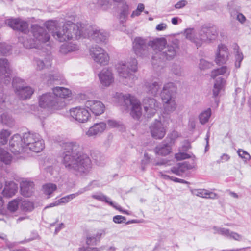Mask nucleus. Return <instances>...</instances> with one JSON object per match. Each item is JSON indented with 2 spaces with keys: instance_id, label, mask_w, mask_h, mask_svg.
Wrapping results in <instances>:
<instances>
[{
  "instance_id": "nucleus-60",
  "label": "nucleus",
  "mask_w": 251,
  "mask_h": 251,
  "mask_svg": "<svg viewBox=\"0 0 251 251\" xmlns=\"http://www.w3.org/2000/svg\"><path fill=\"white\" fill-rule=\"evenodd\" d=\"M126 218L121 215H116L113 217V221L115 223L120 224L125 222Z\"/></svg>"
},
{
  "instance_id": "nucleus-61",
  "label": "nucleus",
  "mask_w": 251,
  "mask_h": 251,
  "mask_svg": "<svg viewBox=\"0 0 251 251\" xmlns=\"http://www.w3.org/2000/svg\"><path fill=\"white\" fill-rule=\"evenodd\" d=\"M188 4V1L185 0H182L177 2L175 5V8L176 9H181L184 7Z\"/></svg>"
},
{
  "instance_id": "nucleus-32",
  "label": "nucleus",
  "mask_w": 251,
  "mask_h": 251,
  "mask_svg": "<svg viewBox=\"0 0 251 251\" xmlns=\"http://www.w3.org/2000/svg\"><path fill=\"white\" fill-rule=\"evenodd\" d=\"M193 193L197 196L206 199H216L218 198L217 194L204 189L194 190Z\"/></svg>"
},
{
  "instance_id": "nucleus-37",
  "label": "nucleus",
  "mask_w": 251,
  "mask_h": 251,
  "mask_svg": "<svg viewBox=\"0 0 251 251\" xmlns=\"http://www.w3.org/2000/svg\"><path fill=\"white\" fill-rule=\"evenodd\" d=\"M78 50V46L75 44L69 43L63 44L60 48V52L63 54L74 51Z\"/></svg>"
},
{
  "instance_id": "nucleus-27",
  "label": "nucleus",
  "mask_w": 251,
  "mask_h": 251,
  "mask_svg": "<svg viewBox=\"0 0 251 251\" xmlns=\"http://www.w3.org/2000/svg\"><path fill=\"white\" fill-rule=\"evenodd\" d=\"M21 193L26 197H30L33 192L34 183L33 182L24 180L20 183Z\"/></svg>"
},
{
  "instance_id": "nucleus-63",
  "label": "nucleus",
  "mask_w": 251,
  "mask_h": 251,
  "mask_svg": "<svg viewBox=\"0 0 251 251\" xmlns=\"http://www.w3.org/2000/svg\"><path fill=\"white\" fill-rule=\"evenodd\" d=\"M108 126L111 127H117L120 126V123L115 120H109L107 121Z\"/></svg>"
},
{
  "instance_id": "nucleus-22",
  "label": "nucleus",
  "mask_w": 251,
  "mask_h": 251,
  "mask_svg": "<svg viewBox=\"0 0 251 251\" xmlns=\"http://www.w3.org/2000/svg\"><path fill=\"white\" fill-rule=\"evenodd\" d=\"M100 84L104 87H108L113 83L114 78L112 71L109 69H102L98 75Z\"/></svg>"
},
{
  "instance_id": "nucleus-18",
  "label": "nucleus",
  "mask_w": 251,
  "mask_h": 251,
  "mask_svg": "<svg viewBox=\"0 0 251 251\" xmlns=\"http://www.w3.org/2000/svg\"><path fill=\"white\" fill-rule=\"evenodd\" d=\"M144 111L148 117L152 116L159 107V103L152 98L146 97L143 100Z\"/></svg>"
},
{
  "instance_id": "nucleus-15",
  "label": "nucleus",
  "mask_w": 251,
  "mask_h": 251,
  "mask_svg": "<svg viewBox=\"0 0 251 251\" xmlns=\"http://www.w3.org/2000/svg\"><path fill=\"white\" fill-rule=\"evenodd\" d=\"M123 98L126 104L129 103L132 106L130 113L131 116L134 119H139L142 115L140 102L134 96L129 94H125L123 96Z\"/></svg>"
},
{
  "instance_id": "nucleus-4",
  "label": "nucleus",
  "mask_w": 251,
  "mask_h": 251,
  "mask_svg": "<svg viewBox=\"0 0 251 251\" xmlns=\"http://www.w3.org/2000/svg\"><path fill=\"white\" fill-rule=\"evenodd\" d=\"M137 61L131 58L127 62L121 61L117 66L120 81L125 85L131 86L137 79L134 73L137 71Z\"/></svg>"
},
{
  "instance_id": "nucleus-20",
  "label": "nucleus",
  "mask_w": 251,
  "mask_h": 251,
  "mask_svg": "<svg viewBox=\"0 0 251 251\" xmlns=\"http://www.w3.org/2000/svg\"><path fill=\"white\" fill-rule=\"evenodd\" d=\"M23 137L19 134L14 135L10 140V149L14 154H19L24 149Z\"/></svg>"
},
{
  "instance_id": "nucleus-31",
  "label": "nucleus",
  "mask_w": 251,
  "mask_h": 251,
  "mask_svg": "<svg viewBox=\"0 0 251 251\" xmlns=\"http://www.w3.org/2000/svg\"><path fill=\"white\" fill-rule=\"evenodd\" d=\"M226 84V79L222 78V77H217L215 79L213 89V97H216L218 96L220 91L224 88Z\"/></svg>"
},
{
  "instance_id": "nucleus-7",
  "label": "nucleus",
  "mask_w": 251,
  "mask_h": 251,
  "mask_svg": "<svg viewBox=\"0 0 251 251\" xmlns=\"http://www.w3.org/2000/svg\"><path fill=\"white\" fill-rule=\"evenodd\" d=\"M39 105L43 108L50 110H59L65 106L64 101L55 97L53 93H47L39 97Z\"/></svg>"
},
{
  "instance_id": "nucleus-26",
  "label": "nucleus",
  "mask_w": 251,
  "mask_h": 251,
  "mask_svg": "<svg viewBox=\"0 0 251 251\" xmlns=\"http://www.w3.org/2000/svg\"><path fill=\"white\" fill-rule=\"evenodd\" d=\"M106 128V124L103 122L96 123L90 127L86 132V135L89 137H96L102 133Z\"/></svg>"
},
{
  "instance_id": "nucleus-34",
  "label": "nucleus",
  "mask_w": 251,
  "mask_h": 251,
  "mask_svg": "<svg viewBox=\"0 0 251 251\" xmlns=\"http://www.w3.org/2000/svg\"><path fill=\"white\" fill-rule=\"evenodd\" d=\"M230 69L226 66H223L221 67L214 69L212 71L211 73V76L213 78H216L217 76L220 75H225L226 78L230 75Z\"/></svg>"
},
{
  "instance_id": "nucleus-57",
  "label": "nucleus",
  "mask_w": 251,
  "mask_h": 251,
  "mask_svg": "<svg viewBox=\"0 0 251 251\" xmlns=\"http://www.w3.org/2000/svg\"><path fill=\"white\" fill-rule=\"evenodd\" d=\"M172 69L174 73L177 75L181 76L183 74V70L179 66L175 65Z\"/></svg>"
},
{
  "instance_id": "nucleus-6",
  "label": "nucleus",
  "mask_w": 251,
  "mask_h": 251,
  "mask_svg": "<svg viewBox=\"0 0 251 251\" xmlns=\"http://www.w3.org/2000/svg\"><path fill=\"white\" fill-rule=\"evenodd\" d=\"M176 88L172 82L166 84L161 93V97L163 102L165 112L170 113L175 110L176 103L175 100V95Z\"/></svg>"
},
{
  "instance_id": "nucleus-17",
  "label": "nucleus",
  "mask_w": 251,
  "mask_h": 251,
  "mask_svg": "<svg viewBox=\"0 0 251 251\" xmlns=\"http://www.w3.org/2000/svg\"><path fill=\"white\" fill-rule=\"evenodd\" d=\"M196 162L194 159L190 161H184L176 164L175 166L171 168L170 171L167 172L172 173L177 176H182L183 173L186 171L191 170L195 168Z\"/></svg>"
},
{
  "instance_id": "nucleus-19",
  "label": "nucleus",
  "mask_w": 251,
  "mask_h": 251,
  "mask_svg": "<svg viewBox=\"0 0 251 251\" xmlns=\"http://www.w3.org/2000/svg\"><path fill=\"white\" fill-rule=\"evenodd\" d=\"M229 52L227 46L222 44L219 45L215 54L216 63L219 65L226 64L229 59Z\"/></svg>"
},
{
  "instance_id": "nucleus-30",
  "label": "nucleus",
  "mask_w": 251,
  "mask_h": 251,
  "mask_svg": "<svg viewBox=\"0 0 251 251\" xmlns=\"http://www.w3.org/2000/svg\"><path fill=\"white\" fill-rule=\"evenodd\" d=\"M172 150V147L163 141L155 147L154 151L157 155L166 156L171 152Z\"/></svg>"
},
{
  "instance_id": "nucleus-64",
  "label": "nucleus",
  "mask_w": 251,
  "mask_h": 251,
  "mask_svg": "<svg viewBox=\"0 0 251 251\" xmlns=\"http://www.w3.org/2000/svg\"><path fill=\"white\" fill-rule=\"evenodd\" d=\"M236 19L242 24L244 23L246 20L245 16L240 13L237 14Z\"/></svg>"
},
{
  "instance_id": "nucleus-23",
  "label": "nucleus",
  "mask_w": 251,
  "mask_h": 251,
  "mask_svg": "<svg viewBox=\"0 0 251 251\" xmlns=\"http://www.w3.org/2000/svg\"><path fill=\"white\" fill-rule=\"evenodd\" d=\"M51 56L47 55L46 56L36 57L34 59V65L37 70H42L50 67L52 64Z\"/></svg>"
},
{
  "instance_id": "nucleus-29",
  "label": "nucleus",
  "mask_w": 251,
  "mask_h": 251,
  "mask_svg": "<svg viewBox=\"0 0 251 251\" xmlns=\"http://www.w3.org/2000/svg\"><path fill=\"white\" fill-rule=\"evenodd\" d=\"M161 86V84L159 82L151 80L147 82L145 84V87L148 94H151L153 96H156Z\"/></svg>"
},
{
  "instance_id": "nucleus-36",
  "label": "nucleus",
  "mask_w": 251,
  "mask_h": 251,
  "mask_svg": "<svg viewBox=\"0 0 251 251\" xmlns=\"http://www.w3.org/2000/svg\"><path fill=\"white\" fill-rule=\"evenodd\" d=\"M233 49L235 52V67L236 69H238L241 66V63L244 58V55L240 51L239 47L238 45H235Z\"/></svg>"
},
{
  "instance_id": "nucleus-21",
  "label": "nucleus",
  "mask_w": 251,
  "mask_h": 251,
  "mask_svg": "<svg viewBox=\"0 0 251 251\" xmlns=\"http://www.w3.org/2000/svg\"><path fill=\"white\" fill-rule=\"evenodd\" d=\"M85 106L96 116L101 115L105 110L104 105L101 101L97 100H87L85 103Z\"/></svg>"
},
{
  "instance_id": "nucleus-54",
  "label": "nucleus",
  "mask_w": 251,
  "mask_h": 251,
  "mask_svg": "<svg viewBox=\"0 0 251 251\" xmlns=\"http://www.w3.org/2000/svg\"><path fill=\"white\" fill-rule=\"evenodd\" d=\"M200 68L201 69H206L211 67L212 64L204 59H201L199 64Z\"/></svg>"
},
{
  "instance_id": "nucleus-5",
  "label": "nucleus",
  "mask_w": 251,
  "mask_h": 251,
  "mask_svg": "<svg viewBox=\"0 0 251 251\" xmlns=\"http://www.w3.org/2000/svg\"><path fill=\"white\" fill-rule=\"evenodd\" d=\"M5 23L13 29L24 33L19 37V40L25 48L31 49L37 47L34 41L28 39L27 33L29 32V25L26 21L19 18L9 19L6 20Z\"/></svg>"
},
{
  "instance_id": "nucleus-41",
  "label": "nucleus",
  "mask_w": 251,
  "mask_h": 251,
  "mask_svg": "<svg viewBox=\"0 0 251 251\" xmlns=\"http://www.w3.org/2000/svg\"><path fill=\"white\" fill-rule=\"evenodd\" d=\"M1 121L3 124L9 127L13 125V119L7 113H4L1 115Z\"/></svg>"
},
{
  "instance_id": "nucleus-28",
  "label": "nucleus",
  "mask_w": 251,
  "mask_h": 251,
  "mask_svg": "<svg viewBox=\"0 0 251 251\" xmlns=\"http://www.w3.org/2000/svg\"><path fill=\"white\" fill-rule=\"evenodd\" d=\"M18 189V185L14 182H6L2 191V194L4 197L11 198L16 194Z\"/></svg>"
},
{
  "instance_id": "nucleus-16",
  "label": "nucleus",
  "mask_w": 251,
  "mask_h": 251,
  "mask_svg": "<svg viewBox=\"0 0 251 251\" xmlns=\"http://www.w3.org/2000/svg\"><path fill=\"white\" fill-rule=\"evenodd\" d=\"M167 42L165 39L157 38L152 41L149 42L150 47H151L156 54L152 57V65L155 67L156 63L154 62L158 59V58L161 59V55L162 51H163L165 47H166Z\"/></svg>"
},
{
  "instance_id": "nucleus-55",
  "label": "nucleus",
  "mask_w": 251,
  "mask_h": 251,
  "mask_svg": "<svg viewBox=\"0 0 251 251\" xmlns=\"http://www.w3.org/2000/svg\"><path fill=\"white\" fill-rule=\"evenodd\" d=\"M197 123V119L194 117H191L189 118L188 122V127L191 130H194L196 128Z\"/></svg>"
},
{
  "instance_id": "nucleus-10",
  "label": "nucleus",
  "mask_w": 251,
  "mask_h": 251,
  "mask_svg": "<svg viewBox=\"0 0 251 251\" xmlns=\"http://www.w3.org/2000/svg\"><path fill=\"white\" fill-rule=\"evenodd\" d=\"M24 81L20 78H14L12 82L16 95L22 100L30 98L34 92L31 87L24 86Z\"/></svg>"
},
{
  "instance_id": "nucleus-49",
  "label": "nucleus",
  "mask_w": 251,
  "mask_h": 251,
  "mask_svg": "<svg viewBox=\"0 0 251 251\" xmlns=\"http://www.w3.org/2000/svg\"><path fill=\"white\" fill-rule=\"evenodd\" d=\"M144 9V5L143 4L140 3L138 5L137 9L133 11L131 15V17L133 18L135 17L139 16L141 12Z\"/></svg>"
},
{
  "instance_id": "nucleus-38",
  "label": "nucleus",
  "mask_w": 251,
  "mask_h": 251,
  "mask_svg": "<svg viewBox=\"0 0 251 251\" xmlns=\"http://www.w3.org/2000/svg\"><path fill=\"white\" fill-rule=\"evenodd\" d=\"M211 115V109L210 108L201 112L199 115V119L201 124L204 125L207 123Z\"/></svg>"
},
{
  "instance_id": "nucleus-53",
  "label": "nucleus",
  "mask_w": 251,
  "mask_h": 251,
  "mask_svg": "<svg viewBox=\"0 0 251 251\" xmlns=\"http://www.w3.org/2000/svg\"><path fill=\"white\" fill-rule=\"evenodd\" d=\"M74 195H73V194L67 195L65 197H63L61 198H60L59 200L60 201L61 204H64L66 203H68L69 201H70L71 200L74 199Z\"/></svg>"
},
{
  "instance_id": "nucleus-50",
  "label": "nucleus",
  "mask_w": 251,
  "mask_h": 251,
  "mask_svg": "<svg viewBox=\"0 0 251 251\" xmlns=\"http://www.w3.org/2000/svg\"><path fill=\"white\" fill-rule=\"evenodd\" d=\"M98 242H99L94 234L92 235H89L87 237L86 243L88 245H96Z\"/></svg>"
},
{
  "instance_id": "nucleus-46",
  "label": "nucleus",
  "mask_w": 251,
  "mask_h": 251,
  "mask_svg": "<svg viewBox=\"0 0 251 251\" xmlns=\"http://www.w3.org/2000/svg\"><path fill=\"white\" fill-rule=\"evenodd\" d=\"M20 201H21V200L18 199H15L9 202L8 205V209L12 212L15 211L18 208Z\"/></svg>"
},
{
  "instance_id": "nucleus-62",
  "label": "nucleus",
  "mask_w": 251,
  "mask_h": 251,
  "mask_svg": "<svg viewBox=\"0 0 251 251\" xmlns=\"http://www.w3.org/2000/svg\"><path fill=\"white\" fill-rule=\"evenodd\" d=\"M230 238H232L236 240H240L242 239V237L241 235L238 234L237 233L233 232H230L229 237Z\"/></svg>"
},
{
  "instance_id": "nucleus-9",
  "label": "nucleus",
  "mask_w": 251,
  "mask_h": 251,
  "mask_svg": "<svg viewBox=\"0 0 251 251\" xmlns=\"http://www.w3.org/2000/svg\"><path fill=\"white\" fill-rule=\"evenodd\" d=\"M90 55L93 60L101 66L107 65L109 61V56L106 51L97 45L89 49Z\"/></svg>"
},
{
  "instance_id": "nucleus-43",
  "label": "nucleus",
  "mask_w": 251,
  "mask_h": 251,
  "mask_svg": "<svg viewBox=\"0 0 251 251\" xmlns=\"http://www.w3.org/2000/svg\"><path fill=\"white\" fill-rule=\"evenodd\" d=\"M43 189L46 195L50 196L53 192L56 190L57 186L53 183H48L43 185Z\"/></svg>"
},
{
  "instance_id": "nucleus-56",
  "label": "nucleus",
  "mask_w": 251,
  "mask_h": 251,
  "mask_svg": "<svg viewBox=\"0 0 251 251\" xmlns=\"http://www.w3.org/2000/svg\"><path fill=\"white\" fill-rule=\"evenodd\" d=\"M190 157V155L185 152H179L175 154V158L177 160L185 159Z\"/></svg>"
},
{
  "instance_id": "nucleus-35",
  "label": "nucleus",
  "mask_w": 251,
  "mask_h": 251,
  "mask_svg": "<svg viewBox=\"0 0 251 251\" xmlns=\"http://www.w3.org/2000/svg\"><path fill=\"white\" fill-rule=\"evenodd\" d=\"M129 13V6L126 3H123L119 7V18L120 22L125 23Z\"/></svg>"
},
{
  "instance_id": "nucleus-24",
  "label": "nucleus",
  "mask_w": 251,
  "mask_h": 251,
  "mask_svg": "<svg viewBox=\"0 0 251 251\" xmlns=\"http://www.w3.org/2000/svg\"><path fill=\"white\" fill-rule=\"evenodd\" d=\"M92 197L93 199H95L96 200H97L100 201H104L106 203L109 204L110 206H112L113 207L115 208L116 209L118 210L119 211H121L123 213L126 214L127 215H129V213L126 211V210H123L120 207V206L117 205L116 204L113 202L110 199L105 195H103V194L100 193L98 194H93L92 195Z\"/></svg>"
},
{
  "instance_id": "nucleus-48",
  "label": "nucleus",
  "mask_w": 251,
  "mask_h": 251,
  "mask_svg": "<svg viewBox=\"0 0 251 251\" xmlns=\"http://www.w3.org/2000/svg\"><path fill=\"white\" fill-rule=\"evenodd\" d=\"M213 229L214 230L215 233H218L222 235H224L227 237H229L230 231L229 230L224 228H219L217 227H214Z\"/></svg>"
},
{
  "instance_id": "nucleus-14",
  "label": "nucleus",
  "mask_w": 251,
  "mask_h": 251,
  "mask_svg": "<svg viewBox=\"0 0 251 251\" xmlns=\"http://www.w3.org/2000/svg\"><path fill=\"white\" fill-rule=\"evenodd\" d=\"M167 129V126L161 120H155L150 126L151 134L155 139H162L165 136Z\"/></svg>"
},
{
  "instance_id": "nucleus-58",
  "label": "nucleus",
  "mask_w": 251,
  "mask_h": 251,
  "mask_svg": "<svg viewBox=\"0 0 251 251\" xmlns=\"http://www.w3.org/2000/svg\"><path fill=\"white\" fill-rule=\"evenodd\" d=\"M238 153L240 157L245 160H248L251 157L250 154L247 152L242 149H239L238 151Z\"/></svg>"
},
{
  "instance_id": "nucleus-25",
  "label": "nucleus",
  "mask_w": 251,
  "mask_h": 251,
  "mask_svg": "<svg viewBox=\"0 0 251 251\" xmlns=\"http://www.w3.org/2000/svg\"><path fill=\"white\" fill-rule=\"evenodd\" d=\"M178 47L176 45H168L166 46L161 53V58H165L166 59H173L177 53Z\"/></svg>"
},
{
  "instance_id": "nucleus-12",
  "label": "nucleus",
  "mask_w": 251,
  "mask_h": 251,
  "mask_svg": "<svg viewBox=\"0 0 251 251\" xmlns=\"http://www.w3.org/2000/svg\"><path fill=\"white\" fill-rule=\"evenodd\" d=\"M31 32L36 40L30 39L34 41L37 46L36 47H33V48H39L38 44L45 43L48 42L50 39V35L47 33L46 29L37 24L31 25Z\"/></svg>"
},
{
  "instance_id": "nucleus-52",
  "label": "nucleus",
  "mask_w": 251,
  "mask_h": 251,
  "mask_svg": "<svg viewBox=\"0 0 251 251\" xmlns=\"http://www.w3.org/2000/svg\"><path fill=\"white\" fill-rule=\"evenodd\" d=\"M99 242L100 241L101 238L103 237L106 235L105 229H98L94 234Z\"/></svg>"
},
{
  "instance_id": "nucleus-3",
  "label": "nucleus",
  "mask_w": 251,
  "mask_h": 251,
  "mask_svg": "<svg viewBox=\"0 0 251 251\" xmlns=\"http://www.w3.org/2000/svg\"><path fill=\"white\" fill-rule=\"evenodd\" d=\"M186 38L200 47L204 43H208L216 39L218 33L213 28L202 27L200 30L187 28L184 32Z\"/></svg>"
},
{
  "instance_id": "nucleus-59",
  "label": "nucleus",
  "mask_w": 251,
  "mask_h": 251,
  "mask_svg": "<svg viewBox=\"0 0 251 251\" xmlns=\"http://www.w3.org/2000/svg\"><path fill=\"white\" fill-rule=\"evenodd\" d=\"M91 190V188H90V186H86V187L80 189L77 192L75 193H73V195H74V198L78 196L79 195H81L86 191H89Z\"/></svg>"
},
{
  "instance_id": "nucleus-2",
  "label": "nucleus",
  "mask_w": 251,
  "mask_h": 251,
  "mask_svg": "<svg viewBox=\"0 0 251 251\" xmlns=\"http://www.w3.org/2000/svg\"><path fill=\"white\" fill-rule=\"evenodd\" d=\"M62 163L68 171L77 176H86L92 169L91 160L82 152V148L76 142L66 143L62 154Z\"/></svg>"
},
{
  "instance_id": "nucleus-51",
  "label": "nucleus",
  "mask_w": 251,
  "mask_h": 251,
  "mask_svg": "<svg viewBox=\"0 0 251 251\" xmlns=\"http://www.w3.org/2000/svg\"><path fill=\"white\" fill-rule=\"evenodd\" d=\"M98 4L104 10H106L110 7L111 4L108 0H99Z\"/></svg>"
},
{
  "instance_id": "nucleus-42",
  "label": "nucleus",
  "mask_w": 251,
  "mask_h": 251,
  "mask_svg": "<svg viewBox=\"0 0 251 251\" xmlns=\"http://www.w3.org/2000/svg\"><path fill=\"white\" fill-rule=\"evenodd\" d=\"M11 135V132L6 129L0 131V145H4L8 141V137Z\"/></svg>"
},
{
  "instance_id": "nucleus-11",
  "label": "nucleus",
  "mask_w": 251,
  "mask_h": 251,
  "mask_svg": "<svg viewBox=\"0 0 251 251\" xmlns=\"http://www.w3.org/2000/svg\"><path fill=\"white\" fill-rule=\"evenodd\" d=\"M149 42L143 38L136 37L132 43V48L134 53L138 56L145 57L149 54Z\"/></svg>"
},
{
  "instance_id": "nucleus-44",
  "label": "nucleus",
  "mask_w": 251,
  "mask_h": 251,
  "mask_svg": "<svg viewBox=\"0 0 251 251\" xmlns=\"http://www.w3.org/2000/svg\"><path fill=\"white\" fill-rule=\"evenodd\" d=\"M44 81L47 82L48 83H51L55 81H58L61 79V76L58 75H49L44 76L43 78Z\"/></svg>"
},
{
  "instance_id": "nucleus-40",
  "label": "nucleus",
  "mask_w": 251,
  "mask_h": 251,
  "mask_svg": "<svg viewBox=\"0 0 251 251\" xmlns=\"http://www.w3.org/2000/svg\"><path fill=\"white\" fill-rule=\"evenodd\" d=\"M11 155L3 149L0 148V160L4 164L8 165L11 162Z\"/></svg>"
},
{
  "instance_id": "nucleus-13",
  "label": "nucleus",
  "mask_w": 251,
  "mask_h": 251,
  "mask_svg": "<svg viewBox=\"0 0 251 251\" xmlns=\"http://www.w3.org/2000/svg\"><path fill=\"white\" fill-rule=\"evenodd\" d=\"M70 117L73 120L80 123H85L90 119L91 116L88 110L81 106L71 108L69 110Z\"/></svg>"
},
{
  "instance_id": "nucleus-45",
  "label": "nucleus",
  "mask_w": 251,
  "mask_h": 251,
  "mask_svg": "<svg viewBox=\"0 0 251 251\" xmlns=\"http://www.w3.org/2000/svg\"><path fill=\"white\" fill-rule=\"evenodd\" d=\"M21 208L25 211H31L33 209V203L28 201L24 200L21 202Z\"/></svg>"
},
{
  "instance_id": "nucleus-39",
  "label": "nucleus",
  "mask_w": 251,
  "mask_h": 251,
  "mask_svg": "<svg viewBox=\"0 0 251 251\" xmlns=\"http://www.w3.org/2000/svg\"><path fill=\"white\" fill-rule=\"evenodd\" d=\"M179 137V134L177 131L174 130L167 135L164 141L172 147V146L175 144L176 139Z\"/></svg>"
},
{
  "instance_id": "nucleus-8",
  "label": "nucleus",
  "mask_w": 251,
  "mask_h": 251,
  "mask_svg": "<svg viewBox=\"0 0 251 251\" xmlns=\"http://www.w3.org/2000/svg\"><path fill=\"white\" fill-rule=\"evenodd\" d=\"M23 142L24 148L39 152L44 148V141L39 134L33 133H25L23 136Z\"/></svg>"
},
{
  "instance_id": "nucleus-33",
  "label": "nucleus",
  "mask_w": 251,
  "mask_h": 251,
  "mask_svg": "<svg viewBox=\"0 0 251 251\" xmlns=\"http://www.w3.org/2000/svg\"><path fill=\"white\" fill-rule=\"evenodd\" d=\"M55 97L59 99L69 98L71 95V91L62 87H56L52 89Z\"/></svg>"
},
{
  "instance_id": "nucleus-47",
  "label": "nucleus",
  "mask_w": 251,
  "mask_h": 251,
  "mask_svg": "<svg viewBox=\"0 0 251 251\" xmlns=\"http://www.w3.org/2000/svg\"><path fill=\"white\" fill-rule=\"evenodd\" d=\"M11 46L5 43H0V52L5 55L11 50Z\"/></svg>"
},
{
  "instance_id": "nucleus-1",
  "label": "nucleus",
  "mask_w": 251,
  "mask_h": 251,
  "mask_svg": "<svg viewBox=\"0 0 251 251\" xmlns=\"http://www.w3.org/2000/svg\"><path fill=\"white\" fill-rule=\"evenodd\" d=\"M56 20H49L46 22V28L51 31L53 38L62 42L67 40L81 37L90 38L98 43H106L108 34L105 30L96 28L88 24H74L68 21L62 27H59Z\"/></svg>"
}]
</instances>
